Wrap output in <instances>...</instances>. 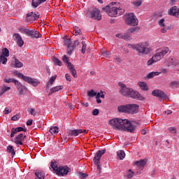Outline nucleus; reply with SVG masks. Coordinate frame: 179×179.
Masks as SVG:
<instances>
[{
  "mask_svg": "<svg viewBox=\"0 0 179 179\" xmlns=\"http://www.w3.org/2000/svg\"><path fill=\"white\" fill-rule=\"evenodd\" d=\"M110 124L113 129L117 131H124L127 132H134L135 126L127 119L113 118L110 121Z\"/></svg>",
  "mask_w": 179,
  "mask_h": 179,
  "instance_id": "f257e3e1",
  "label": "nucleus"
},
{
  "mask_svg": "<svg viewBox=\"0 0 179 179\" xmlns=\"http://www.w3.org/2000/svg\"><path fill=\"white\" fill-rule=\"evenodd\" d=\"M120 93L122 96L125 97H131V99H136V100H145V97L142 96L138 92L134 90L131 87H127V85L122 83H119Z\"/></svg>",
  "mask_w": 179,
  "mask_h": 179,
  "instance_id": "f03ea898",
  "label": "nucleus"
},
{
  "mask_svg": "<svg viewBox=\"0 0 179 179\" xmlns=\"http://www.w3.org/2000/svg\"><path fill=\"white\" fill-rule=\"evenodd\" d=\"M129 48H132V50H134L136 51L138 55L143 56V55H148L150 54V50L149 45L145 43H141L138 44H129L128 45Z\"/></svg>",
  "mask_w": 179,
  "mask_h": 179,
  "instance_id": "7ed1b4c3",
  "label": "nucleus"
},
{
  "mask_svg": "<svg viewBox=\"0 0 179 179\" xmlns=\"http://www.w3.org/2000/svg\"><path fill=\"white\" fill-rule=\"evenodd\" d=\"M169 51H170L169 48H164L162 49L158 50V52L147 62V65L150 66V65H153V64L159 62V61L164 57V55H166Z\"/></svg>",
  "mask_w": 179,
  "mask_h": 179,
  "instance_id": "20e7f679",
  "label": "nucleus"
},
{
  "mask_svg": "<svg viewBox=\"0 0 179 179\" xmlns=\"http://www.w3.org/2000/svg\"><path fill=\"white\" fill-rule=\"evenodd\" d=\"M108 15L111 17H117L120 15H122V9L120 3H110V9Z\"/></svg>",
  "mask_w": 179,
  "mask_h": 179,
  "instance_id": "39448f33",
  "label": "nucleus"
},
{
  "mask_svg": "<svg viewBox=\"0 0 179 179\" xmlns=\"http://www.w3.org/2000/svg\"><path fill=\"white\" fill-rule=\"evenodd\" d=\"M15 73H16L17 76H19V78H21L24 80V82H27V83H29V85H32V86H37L40 82L37 80L36 78H31V77L26 76L23 75L22 73H19L17 71H15Z\"/></svg>",
  "mask_w": 179,
  "mask_h": 179,
  "instance_id": "423d86ee",
  "label": "nucleus"
},
{
  "mask_svg": "<svg viewBox=\"0 0 179 179\" xmlns=\"http://www.w3.org/2000/svg\"><path fill=\"white\" fill-rule=\"evenodd\" d=\"M106 153L105 150H99L94 158V163L96 164L97 167V170H99V173H101V166H100V159H101V156Z\"/></svg>",
  "mask_w": 179,
  "mask_h": 179,
  "instance_id": "0eeeda50",
  "label": "nucleus"
},
{
  "mask_svg": "<svg viewBox=\"0 0 179 179\" xmlns=\"http://www.w3.org/2000/svg\"><path fill=\"white\" fill-rule=\"evenodd\" d=\"M125 22L127 24L130 26H136L138 25V20L135 14L130 13L125 16Z\"/></svg>",
  "mask_w": 179,
  "mask_h": 179,
  "instance_id": "6e6552de",
  "label": "nucleus"
},
{
  "mask_svg": "<svg viewBox=\"0 0 179 179\" xmlns=\"http://www.w3.org/2000/svg\"><path fill=\"white\" fill-rule=\"evenodd\" d=\"M63 61L64 62H66V64H67V67L69 68V71H70V72L72 73L73 78H77L78 76L76 75V69H75V67H73V65L72 64V63L69 62V59L68 58V57L64 55L63 57Z\"/></svg>",
  "mask_w": 179,
  "mask_h": 179,
  "instance_id": "1a4fd4ad",
  "label": "nucleus"
},
{
  "mask_svg": "<svg viewBox=\"0 0 179 179\" xmlns=\"http://www.w3.org/2000/svg\"><path fill=\"white\" fill-rule=\"evenodd\" d=\"M64 45L67 46V54L71 55L75 48V46L72 45V40L71 38L64 39Z\"/></svg>",
  "mask_w": 179,
  "mask_h": 179,
  "instance_id": "9d476101",
  "label": "nucleus"
},
{
  "mask_svg": "<svg viewBox=\"0 0 179 179\" xmlns=\"http://www.w3.org/2000/svg\"><path fill=\"white\" fill-rule=\"evenodd\" d=\"M13 39L16 41L17 45L20 47V48H22V45H24V41L22 38V36L20 34L15 33L13 36Z\"/></svg>",
  "mask_w": 179,
  "mask_h": 179,
  "instance_id": "9b49d317",
  "label": "nucleus"
},
{
  "mask_svg": "<svg viewBox=\"0 0 179 179\" xmlns=\"http://www.w3.org/2000/svg\"><path fill=\"white\" fill-rule=\"evenodd\" d=\"M70 171L71 169L68 168V166H60L59 167V169H57V172L56 173L57 174H58V176L64 177V176H66V174H68Z\"/></svg>",
  "mask_w": 179,
  "mask_h": 179,
  "instance_id": "f8f14e48",
  "label": "nucleus"
},
{
  "mask_svg": "<svg viewBox=\"0 0 179 179\" xmlns=\"http://www.w3.org/2000/svg\"><path fill=\"white\" fill-rule=\"evenodd\" d=\"M129 114H137L139 111V105L128 104Z\"/></svg>",
  "mask_w": 179,
  "mask_h": 179,
  "instance_id": "ddd939ff",
  "label": "nucleus"
},
{
  "mask_svg": "<svg viewBox=\"0 0 179 179\" xmlns=\"http://www.w3.org/2000/svg\"><path fill=\"white\" fill-rule=\"evenodd\" d=\"M91 16L93 19L101 20V14L100 13V10L97 8L93 10V11L91 13Z\"/></svg>",
  "mask_w": 179,
  "mask_h": 179,
  "instance_id": "4468645a",
  "label": "nucleus"
},
{
  "mask_svg": "<svg viewBox=\"0 0 179 179\" xmlns=\"http://www.w3.org/2000/svg\"><path fill=\"white\" fill-rule=\"evenodd\" d=\"M80 134H87V131L83 129H73L69 131V135L71 136H78V135H80Z\"/></svg>",
  "mask_w": 179,
  "mask_h": 179,
  "instance_id": "2eb2a0df",
  "label": "nucleus"
},
{
  "mask_svg": "<svg viewBox=\"0 0 179 179\" xmlns=\"http://www.w3.org/2000/svg\"><path fill=\"white\" fill-rule=\"evenodd\" d=\"M152 94V96H155V97H159L160 99H164V97H166V94H164L163 91L159 90H153Z\"/></svg>",
  "mask_w": 179,
  "mask_h": 179,
  "instance_id": "dca6fc26",
  "label": "nucleus"
},
{
  "mask_svg": "<svg viewBox=\"0 0 179 179\" xmlns=\"http://www.w3.org/2000/svg\"><path fill=\"white\" fill-rule=\"evenodd\" d=\"M24 138H26V136H23V134H20L15 138V143L16 145H23V141H24Z\"/></svg>",
  "mask_w": 179,
  "mask_h": 179,
  "instance_id": "f3484780",
  "label": "nucleus"
},
{
  "mask_svg": "<svg viewBox=\"0 0 179 179\" xmlns=\"http://www.w3.org/2000/svg\"><path fill=\"white\" fill-rule=\"evenodd\" d=\"M169 15L176 16V17H179V8L176 6H173L169 10Z\"/></svg>",
  "mask_w": 179,
  "mask_h": 179,
  "instance_id": "a211bd4d",
  "label": "nucleus"
},
{
  "mask_svg": "<svg viewBox=\"0 0 179 179\" xmlns=\"http://www.w3.org/2000/svg\"><path fill=\"white\" fill-rule=\"evenodd\" d=\"M31 17H33V20H36L40 17V15L38 13L36 14L34 12L28 13L26 17L27 22H29V20L31 19Z\"/></svg>",
  "mask_w": 179,
  "mask_h": 179,
  "instance_id": "6ab92c4d",
  "label": "nucleus"
},
{
  "mask_svg": "<svg viewBox=\"0 0 179 179\" xmlns=\"http://www.w3.org/2000/svg\"><path fill=\"white\" fill-rule=\"evenodd\" d=\"M15 86H16L20 96L24 94V90H26V87L24 85H22V83H20L18 81L17 84H15Z\"/></svg>",
  "mask_w": 179,
  "mask_h": 179,
  "instance_id": "aec40b11",
  "label": "nucleus"
},
{
  "mask_svg": "<svg viewBox=\"0 0 179 179\" xmlns=\"http://www.w3.org/2000/svg\"><path fill=\"white\" fill-rule=\"evenodd\" d=\"M115 36L117 38H122V40H129L131 38V34H129V32L117 34Z\"/></svg>",
  "mask_w": 179,
  "mask_h": 179,
  "instance_id": "412c9836",
  "label": "nucleus"
},
{
  "mask_svg": "<svg viewBox=\"0 0 179 179\" xmlns=\"http://www.w3.org/2000/svg\"><path fill=\"white\" fill-rule=\"evenodd\" d=\"M134 164L135 166H137L138 169H140V170H142L146 165V160L141 159L140 161L136 162Z\"/></svg>",
  "mask_w": 179,
  "mask_h": 179,
  "instance_id": "4be33fe9",
  "label": "nucleus"
},
{
  "mask_svg": "<svg viewBox=\"0 0 179 179\" xmlns=\"http://www.w3.org/2000/svg\"><path fill=\"white\" fill-rule=\"evenodd\" d=\"M117 110L119 113H125L129 114V106L127 105H122L118 106Z\"/></svg>",
  "mask_w": 179,
  "mask_h": 179,
  "instance_id": "5701e85b",
  "label": "nucleus"
},
{
  "mask_svg": "<svg viewBox=\"0 0 179 179\" xmlns=\"http://www.w3.org/2000/svg\"><path fill=\"white\" fill-rule=\"evenodd\" d=\"M62 89H64V86H62V85L54 87L50 90V91L49 92V95L50 96V94H52L53 93H55L56 92H59V90H62Z\"/></svg>",
  "mask_w": 179,
  "mask_h": 179,
  "instance_id": "b1692460",
  "label": "nucleus"
},
{
  "mask_svg": "<svg viewBox=\"0 0 179 179\" xmlns=\"http://www.w3.org/2000/svg\"><path fill=\"white\" fill-rule=\"evenodd\" d=\"M138 85L140 87V89L141 90H143L144 92H146L148 90V84H146L145 82H141L140 81V82L138 83Z\"/></svg>",
  "mask_w": 179,
  "mask_h": 179,
  "instance_id": "393cba45",
  "label": "nucleus"
},
{
  "mask_svg": "<svg viewBox=\"0 0 179 179\" xmlns=\"http://www.w3.org/2000/svg\"><path fill=\"white\" fill-rule=\"evenodd\" d=\"M47 0H32V6L34 8H37L38 6H40L41 3H44Z\"/></svg>",
  "mask_w": 179,
  "mask_h": 179,
  "instance_id": "a878e982",
  "label": "nucleus"
},
{
  "mask_svg": "<svg viewBox=\"0 0 179 179\" xmlns=\"http://www.w3.org/2000/svg\"><path fill=\"white\" fill-rule=\"evenodd\" d=\"M162 72L159 71H152L147 74L146 78L147 79H152V78H155V76H159Z\"/></svg>",
  "mask_w": 179,
  "mask_h": 179,
  "instance_id": "bb28decb",
  "label": "nucleus"
},
{
  "mask_svg": "<svg viewBox=\"0 0 179 179\" xmlns=\"http://www.w3.org/2000/svg\"><path fill=\"white\" fill-rule=\"evenodd\" d=\"M35 176L38 179L45 178V173L43 171H37L35 172Z\"/></svg>",
  "mask_w": 179,
  "mask_h": 179,
  "instance_id": "cd10ccee",
  "label": "nucleus"
},
{
  "mask_svg": "<svg viewBox=\"0 0 179 179\" xmlns=\"http://www.w3.org/2000/svg\"><path fill=\"white\" fill-rule=\"evenodd\" d=\"M30 37H31V38H40V37H41V35L40 34L39 31L32 30L31 32Z\"/></svg>",
  "mask_w": 179,
  "mask_h": 179,
  "instance_id": "c85d7f7f",
  "label": "nucleus"
},
{
  "mask_svg": "<svg viewBox=\"0 0 179 179\" xmlns=\"http://www.w3.org/2000/svg\"><path fill=\"white\" fill-rule=\"evenodd\" d=\"M49 132L52 134V135H57V134H58V132H59V128L57 126L55 127H50V129H49Z\"/></svg>",
  "mask_w": 179,
  "mask_h": 179,
  "instance_id": "c756f323",
  "label": "nucleus"
},
{
  "mask_svg": "<svg viewBox=\"0 0 179 179\" xmlns=\"http://www.w3.org/2000/svg\"><path fill=\"white\" fill-rule=\"evenodd\" d=\"M169 62H171V64L169 63V66L174 67L178 65V60L173 59V57H169Z\"/></svg>",
  "mask_w": 179,
  "mask_h": 179,
  "instance_id": "7c9ffc66",
  "label": "nucleus"
},
{
  "mask_svg": "<svg viewBox=\"0 0 179 179\" xmlns=\"http://www.w3.org/2000/svg\"><path fill=\"white\" fill-rule=\"evenodd\" d=\"M4 82L6 83H15V85H17V83L19 82L15 78H5Z\"/></svg>",
  "mask_w": 179,
  "mask_h": 179,
  "instance_id": "2f4dec72",
  "label": "nucleus"
},
{
  "mask_svg": "<svg viewBox=\"0 0 179 179\" xmlns=\"http://www.w3.org/2000/svg\"><path fill=\"white\" fill-rule=\"evenodd\" d=\"M73 33L75 36H80L82 35V30L78 27H74Z\"/></svg>",
  "mask_w": 179,
  "mask_h": 179,
  "instance_id": "473e14b6",
  "label": "nucleus"
},
{
  "mask_svg": "<svg viewBox=\"0 0 179 179\" xmlns=\"http://www.w3.org/2000/svg\"><path fill=\"white\" fill-rule=\"evenodd\" d=\"M117 155L118 157L120 159V160H124V158L125 157V152L124 150H118L117 152Z\"/></svg>",
  "mask_w": 179,
  "mask_h": 179,
  "instance_id": "72a5a7b5",
  "label": "nucleus"
},
{
  "mask_svg": "<svg viewBox=\"0 0 179 179\" xmlns=\"http://www.w3.org/2000/svg\"><path fill=\"white\" fill-rule=\"evenodd\" d=\"M7 152L8 153H10L12 156H15L16 155V152H15V149H13V146L8 145L7 147Z\"/></svg>",
  "mask_w": 179,
  "mask_h": 179,
  "instance_id": "f704fd0d",
  "label": "nucleus"
},
{
  "mask_svg": "<svg viewBox=\"0 0 179 179\" xmlns=\"http://www.w3.org/2000/svg\"><path fill=\"white\" fill-rule=\"evenodd\" d=\"M27 111L31 115H33L34 117L37 115V111H36V109L33 108H28Z\"/></svg>",
  "mask_w": 179,
  "mask_h": 179,
  "instance_id": "c9c22d12",
  "label": "nucleus"
},
{
  "mask_svg": "<svg viewBox=\"0 0 179 179\" xmlns=\"http://www.w3.org/2000/svg\"><path fill=\"white\" fill-rule=\"evenodd\" d=\"M15 68H22L23 63H22V62L19 61V59H15Z\"/></svg>",
  "mask_w": 179,
  "mask_h": 179,
  "instance_id": "e433bc0d",
  "label": "nucleus"
},
{
  "mask_svg": "<svg viewBox=\"0 0 179 179\" xmlns=\"http://www.w3.org/2000/svg\"><path fill=\"white\" fill-rule=\"evenodd\" d=\"M50 167L52 169L53 171H55V173H57L59 169V167L57 166V162H51Z\"/></svg>",
  "mask_w": 179,
  "mask_h": 179,
  "instance_id": "4c0bfd02",
  "label": "nucleus"
},
{
  "mask_svg": "<svg viewBox=\"0 0 179 179\" xmlns=\"http://www.w3.org/2000/svg\"><path fill=\"white\" fill-rule=\"evenodd\" d=\"M134 174H135V172L132 171L131 169H129L126 173V177H127V178H132V177H134Z\"/></svg>",
  "mask_w": 179,
  "mask_h": 179,
  "instance_id": "58836bf2",
  "label": "nucleus"
},
{
  "mask_svg": "<svg viewBox=\"0 0 179 179\" xmlns=\"http://www.w3.org/2000/svg\"><path fill=\"white\" fill-rule=\"evenodd\" d=\"M5 56H0V64H3V65H6L8 62V58Z\"/></svg>",
  "mask_w": 179,
  "mask_h": 179,
  "instance_id": "ea45409f",
  "label": "nucleus"
},
{
  "mask_svg": "<svg viewBox=\"0 0 179 179\" xmlns=\"http://www.w3.org/2000/svg\"><path fill=\"white\" fill-rule=\"evenodd\" d=\"M1 57H9V50L8 48L3 49Z\"/></svg>",
  "mask_w": 179,
  "mask_h": 179,
  "instance_id": "a19ab883",
  "label": "nucleus"
},
{
  "mask_svg": "<svg viewBox=\"0 0 179 179\" xmlns=\"http://www.w3.org/2000/svg\"><path fill=\"white\" fill-rule=\"evenodd\" d=\"M53 62L55 66H62V62H61V60H59L58 58H53Z\"/></svg>",
  "mask_w": 179,
  "mask_h": 179,
  "instance_id": "79ce46f5",
  "label": "nucleus"
},
{
  "mask_svg": "<svg viewBox=\"0 0 179 179\" xmlns=\"http://www.w3.org/2000/svg\"><path fill=\"white\" fill-rule=\"evenodd\" d=\"M82 48H81V52L82 54H85L86 52V48H87V45L86 44V41L82 42Z\"/></svg>",
  "mask_w": 179,
  "mask_h": 179,
  "instance_id": "37998d69",
  "label": "nucleus"
},
{
  "mask_svg": "<svg viewBox=\"0 0 179 179\" xmlns=\"http://www.w3.org/2000/svg\"><path fill=\"white\" fill-rule=\"evenodd\" d=\"M96 94L97 92L93 90L87 92V96H89V97H94V96H96Z\"/></svg>",
  "mask_w": 179,
  "mask_h": 179,
  "instance_id": "c03bdc74",
  "label": "nucleus"
},
{
  "mask_svg": "<svg viewBox=\"0 0 179 179\" xmlns=\"http://www.w3.org/2000/svg\"><path fill=\"white\" fill-rule=\"evenodd\" d=\"M8 90H10V87L3 85L1 87V94H3V93H6V92H8Z\"/></svg>",
  "mask_w": 179,
  "mask_h": 179,
  "instance_id": "a18cd8bd",
  "label": "nucleus"
},
{
  "mask_svg": "<svg viewBox=\"0 0 179 179\" xmlns=\"http://www.w3.org/2000/svg\"><path fill=\"white\" fill-rule=\"evenodd\" d=\"M158 24L160 27H164V26H166V24H164V19L162 18L158 20Z\"/></svg>",
  "mask_w": 179,
  "mask_h": 179,
  "instance_id": "49530a36",
  "label": "nucleus"
},
{
  "mask_svg": "<svg viewBox=\"0 0 179 179\" xmlns=\"http://www.w3.org/2000/svg\"><path fill=\"white\" fill-rule=\"evenodd\" d=\"M31 31H32V30H30V29H24L23 30H22V33L24 34H27V36H31Z\"/></svg>",
  "mask_w": 179,
  "mask_h": 179,
  "instance_id": "de8ad7c7",
  "label": "nucleus"
},
{
  "mask_svg": "<svg viewBox=\"0 0 179 179\" xmlns=\"http://www.w3.org/2000/svg\"><path fill=\"white\" fill-rule=\"evenodd\" d=\"M110 9H111V3H110L109 6H106V7L102 8L103 12H106V13L108 14V12H110Z\"/></svg>",
  "mask_w": 179,
  "mask_h": 179,
  "instance_id": "09e8293b",
  "label": "nucleus"
},
{
  "mask_svg": "<svg viewBox=\"0 0 179 179\" xmlns=\"http://www.w3.org/2000/svg\"><path fill=\"white\" fill-rule=\"evenodd\" d=\"M55 79H57V76L51 77V78L49 80V85H50V86H52V85H54V82H55Z\"/></svg>",
  "mask_w": 179,
  "mask_h": 179,
  "instance_id": "8fccbe9b",
  "label": "nucleus"
},
{
  "mask_svg": "<svg viewBox=\"0 0 179 179\" xmlns=\"http://www.w3.org/2000/svg\"><path fill=\"white\" fill-rule=\"evenodd\" d=\"M16 134H17V130L16 129V128H13L11 129V134H10V137L13 138L15 136V135H16Z\"/></svg>",
  "mask_w": 179,
  "mask_h": 179,
  "instance_id": "3c124183",
  "label": "nucleus"
},
{
  "mask_svg": "<svg viewBox=\"0 0 179 179\" xmlns=\"http://www.w3.org/2000/svg\"><path fill=\"white\" fill-rule=\"evenodd\" d=\"M169 86L171 87H174L176 86H178V81H172L169 83Z\"/></svg>",
  "mask_w": 179,
  "mask_h": 179,
  "instance_id": "603ef678",
  "label": "nucleus"
},
{
  "mask_svg": "<svg viewBox=\"0 0 179 179\" xmlns=\"http://www.w3.org/2000/svg\"><path fill=\"white\" fill-rule=\"evenodd\" d=\"M168 129L171 134H177V129L176 127H169Z\"/></svg>",
  "mask_w": 179,
  "mask_h": 179,
  "instance_id": "864d4df0",
  "label": "nucleus"
},
{
  "mask_svg": "<svg viewBox=\"0 0 179 179\" xmlns=\"http://www.w3.org/2000/svg\"><path fill=\"white\" fill-rule=\"evenodd\" d=\"M142 5V1L141 0H138L134 2V6H141Z\"/></svg>",
  "mask_w": 179,
  "mask_h": 179,
  "instance_id": "5fc2aeb1",
  "label": "nucleus"
},
{
  "mask_svg": "<svg viewBox=\"0 0 179 179\" xmlns=\"http://www.w3.org/2000/svg\"><path fill=\"white\" fill-rule=\"evenodd\" d=\"M15 129H17V132H22V131H24V132H26V129L23 128V127H17L15 128Z\"/></svg>",
  "mask_w": 179,
  "mask_h": 179,
  "instance_id": "6e6d98bb",
  "label": "nucleus"
},
{
  "mask_svg": "<svg viewBox=\"0 0 179 179\" xmlns=\"http://www.w3.org/2000/svg\"><path fill=\"white\" fill-rule=\"evenodd\" d=\"M100 113V110L99 109L95 108L92 110L93 115H99V113Z\"/></svg>",
  "mask_w": 179,
  "mask_h": 179,
  "instance_id": "4d7b16f0",
  "label": "nucleus"
},
{
  "mask_svg": "<svg viewBox=\"0 0 179 179\" xmlns=\"http://www.w3.org/2000/svg\"><path fill=\"white\" fill-rule=\"evenodd\" d=\"M161 33H167V27H162L161 29Z\"/></svg>",
  "mask_w": 179,
  "mask_h": 179,
  "instance_id": "13d9d810",
  "label": "nucleus"
},
{
  "mask_svg": "<svg viewBox=\"0 0 179 179\" xmlns=\"http://www.w3.org/2000/svg\"><path fill=\"white\" fill-rule=\"evenodd\" d=\"M12 121H17L19 120V115H15L11 117Z\"/></svg>",
  "mask_w": 179,
  "mask_h": 179,
  "instance_id": "bf43d9fd",
  "label": "nucleus"
},
{
  "mask_svg": "<svg viewBox=\"0 0 179 179\" xmlns=\"http://www.w3.org/2000/svg\"><path fill=\"white\" fill-rule=\"evenodd\" d=\"M102 55H103V57H110V55H111L110 52H103Z\"/></svg>",
  "mask_w": 179,
  "mask_h": 179,
  "instance_id": "052dcab7",
  "label": "nucleus"
},
{
  "mask_svg": "<svg viewBox=\"0 0 179 179\" xmlns=\"http://www.w3.org/2000/svg\"><path fill=\"white\" fill-rule=\"evenodd\" d=\"M65 78H66V80L68 81V82H71V76H69V74H68V73H66V75H65Z\"/></svg>",
  "mask_w": 179,
  "mask_h": 179,
  "instance_id": "680f3d73",
  "label": "nucleus"
},
{
  "mask_svg": "<svg viewBox=\"0 0 179 179\" xmlns=\"http://www.w3.org/2000/svg\"><path fill=\"white\" fill-rule=\"evenodd\" d=\"M87 176V175H86V174H85V173H80V179H86V176Z\"/></svg>",
  "mask_w": 179,
  "mask_h": 179,
  "instance_id": "e2e57ef3",
  "label": "nucleus"
},
{
  "mask_svg": "<svg viewBox=\"0 0 179 179\" xmlns=\"http://www.w3.org/2000/svg\"><path fill=\"white\" fill-rule=\"evenodd\" d=\"M96 102L98 103V104H100V103H101V99H100V96L99 95H96Z\"/></svg>",
  "mask_w": 179,
  "mask_h": 179,
  "instance_id": "0e129e2a",
  "label": "nucleus"
},
{
  "mask_svg": "<svg viewBox=\"0 0 179 179\" xmlns=\"http://www.w3.org/2000/svg\"><path fill=\"white\" fill-rule=\"evenodd\" d=\"M136 30V27L130 28L129 29V32L134 33V31H135Z\"/></svg>",
  "mask_w": 179,
  "mask_h": 179,
  "instance_id": "69168bd1",
  "label": "nucleus"
},
{
  "mask_svg": "<svg viewBox=\"0 0 179 179\" xmlns=\"http://www.w3.org/2000/svg\"><path fill=\"white\" fill-rule=\"evenodd\" d=\"M33 124V120H28L27 122V125H32Z\"/></svg>",
  "mask_w": 179,
  "mask_h": 179,
  "instance_id": "338daca9",
  "label": "nucleus"
},
{
  "mask_svg": "<svg viewBox=\"0 0 179 179\" xmlns=\"http://www.w3.org/2000/svg\"><path fill=\"white\" fill-rule=\"evenodd\" d=\"M164 113L165 114H167V115H169V114H171V113H173V111H171V110H165Z\"/></svg>",
  "mask_w": 179,
  "mask_h": 179,
  "instance_id": "774afa93",
  "label": "nucleus"
}]
</instances>
